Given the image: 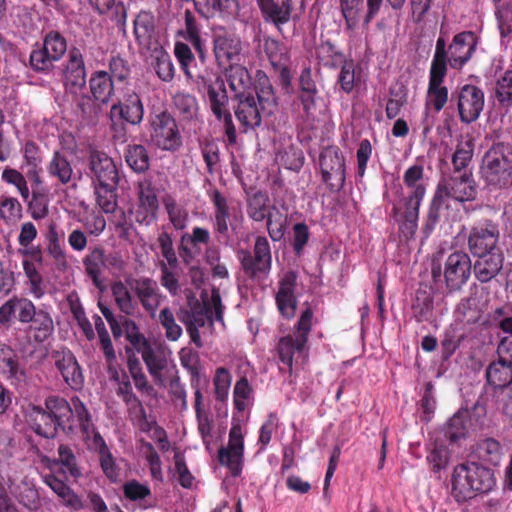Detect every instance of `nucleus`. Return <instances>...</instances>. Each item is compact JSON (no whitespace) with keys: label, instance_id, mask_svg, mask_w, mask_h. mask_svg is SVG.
Returning a JSON list of instances; mask_svg holds the SVG:
<instances>
[{"label":"nucleus","instance_id":"nucleus-35","mask_svg":"<svg viewBox=\"0 0 512 512\" xmlns=\"http://www.w3.org/2000/svg\"><path fill=\"white\" fill-rule=\"evenodd\" d=\"M156 29L155 16L150 10H140L133 21V34L140 46L148 47Z\"/></svg>","mask_w":512,"mask_h":512},{"label":"nucleus","instance_id":"nucleus-59","mask_svg":"<svg viewBox=\"0 0 512 512\" xmlns=\"http://www.w3.org/2000/svg\"><path fill=\"white\" fill-rule=\"evenodd\" d=\"M470 426V412L467 409L458 411L450 418V441L464 438Z\"/></svg>","mask_w":512,"mask_h":512},{"label":"nucleus","instance_id":"nucleus-58","mask_svg":"<svg viewBox=\"0 0 512 512\" xmlns=\"http://www.w3.org/2000/svg\"><path fill=\"white\" fill-rule=\"evenodd\" d=\"M19 372L16 354L9 346L0 345V374L8 378H17Z\"/></svg>","mask_w":512,"mask_h":512},{"label":"nucleus","instance_id":"nucleus-19","mask_svg":"<svg viewBox=\"0 0 512 512\" xmlns=\"http://www.w3.org/2000/svg\"><path fill=\"white\" fill-rule=\"evenodd\" d=\"M247 215L255 222L266 220V228L273 241H279L284 236L282 224L273 227V214L269 210V197L265 193L258 191L248 198Z\"/></svg>","mask_w":512,"mask_h":512},{"label":"nucleus","instance_id":"nucleus-36","mask_svg":"<svg viewBox=\"0 0 512 512\" xmlns=\"http://www.w3.org/2000/svg\"><path fill=\"white\" fill-rule=\"evenodd\" d=\"M46 170L49 177L61 185H67L75 179L71 162L59 151L53 153Z\"/></svg>","mask_w":512,"mask_h":512},{"label":"nucleus","instance_id":"nucleus-38","mask_svg":"<svg viewBox=\"0 0 512 512\" xmlns=\"http://www.w3.org/2000/svg\"><path fill=\"white\" fill-rule=\"evenodd\" d=\"M471 273V261L466 253L450 254V288L458 289L468 280Z\"/></svg>","mask_w":512,"mask_h":512},{"label":"nucleus","instance_id":"nucleus-49","mask_svg":"<svg viewBox=\"0 0 512 512\" xmlns=\"http://www.w3.org/2000/svg\"><path fill=\"white\" fill-rule=\"evenodd\" d=\"M339 8L345 20L346 29L355 30L363 12L364 0H339Z\"/></svg>","mask_w":512,"mask_h":512},{"label":"nucleus","instance_id":"nucleus-25","mask_svg":"<svg viewBox=\"0 0 512 512\" xmlns=\"http://www.w3.org/2000/svg\"><path fill=\"white\" fill-rule=\"evenodd\" d=\"M211 241L208 229L193 227L191 233H184L180 238L178 247L179 255L185 265L191 264L196 256L201 253L202 246H207Z\"/></svg>","mask_w":512,"mask_h":512},{"label":"nucleus","instance_id":"nucleus-44","mask_svg":"<svg viewBox=\"0 0 512 512\" xmlns=\"http://www.w3.org/2000/svg\"><path fill=\"white\" fill-rule=\"evenodd\" d=\"M72 431L78 427L82 433L89 435L93 430L91 414L78 396L71 398Z\"/></svg>","mask_w":512,"mask_h":512},{"label":"nucleus","instance_id":"nucleus-62","mask_svg":"<svg viewBox=\"0 0 512 512\" xmlns=\"http://www.w3.org/2000/svg\"><path fill=\"white\" fill-rule=\"evenodd\" d=\"M122 491L124 498L131 502L145 501L147 497L151 496V489L147 484L140 483L139 481L132 479L126 481L122 485Z\"/></svg>","mask_w":512,"mask_h":512},{"label":"nucleus","instance_id":"nucleus-56","mask_svg":"<svg viewBox=\"0 0 512 512\" xmlns=\"http://www.w3.org/2000/svg\"><path fill=\"white\" fill-rule=\"evenodd\" d=\"M103 104L90 94H82L77 100V108L84 120L94 122L101 114Z\"/></svg>","mask_w":512,"mask_h":512},{"label":"nucleus","instance_id":"nucleus-60","mask_svg":"<svg viewBox=\"0 0 512 512\" xmlns=\"http://www.w3.org/2000/svg\"><path fill=\"white\" fill-rule=\"evenodd\" d=\"M179 359L182 367L191 375V382H199L200 358L198 352L184 347L179 351Z\"/></svg>","mask_w":512,"mask_h":512},{"label":"nucleus","instance_id":"nucleus-7","mask_svg":"<svg viewBox=\"0 0 512 512\" xmlns=\"http://www.w3.org/2000/svg\"><path fill=\"white\" fill-rule=\"evenodd\" d=\"M208 196L214 209L211 216L214 236L218 242L227 244L230 239L229 229L237 234L244 222V215L241 208L230 206L228 199L218 189L209 191Z\"/></svg>","mask_w":512,"mask_h":512},{"label":"nucleus","instance_id":"nucleus-6","mask_svg":"<svg viewBox=\"0 0 512 512\" xmlns=\"http://www.w3.org/2000/svg\"><path fill=\"white\" fill-rule=\"evenodd\" d=\"M444 22L441 25V36L436 42L435 53L429 72V84L427 89L426 105L432 106L436 112H440L448 100V89L443 86L447 74L448 52L444 38Z\"/></svg>","mask_w":512,"mask_h":512},{"label":"nucleus","instance_id":"nucleus-41","mask_svg":"<svg viewBox=\"0 0 512 512\" xmlns=\"http://www.w3.org/2000/svg\"><path fill=\"white\" fill-rule=\"evenodd\" d=\"M119 183L94 185L93 191L97 206L106 214L114 213L117 209V187Z\"/></svg>","mask_w":512,"mask_h":512},{"label":"nucleus","instance_id":"nucleus-51","mask_svg":"<svg viewBox=\"0 0 512 512\" xmlns=\"http://www.w3.org/2000/svg\"><path fill=\"white\" fill-rule=\"evenodd\" d=\"M263 51L272 67L289 63V53L284 44L271 37H264Z\"/></svg>","mask_w":512,"mask_h":512},{"label":"nucleus","instance_id":"nucleus-4","mask_svg":"<svg viewBox=\"0 0 512 512\" xmlns=\"http://www.w3.org/2000/svg\"><path fill=\"white\" fill-rule=\"evenodd\" d=\"M300 314L292 332L279 338L276 352L279 360L288 367L292 373L293 362L298 358H307L309 352L308 339L313 324V310L308 302Z\"/></svg>","mask_w":512,"mask_h":512},{"label":"nucleus","instance_id":"nucleus-1","mask_svg":"<svg viewBox=\"0 0 512 512\" xmlns=\"http://www.w3.org/2000/svg\"><path fill=\"white\" fill-rule=\"evenodd\" d=\"M13 319L26 328L27 338L30 342L43 343L54 331V323L50 313L43 307L37 308L27 298L12 297L0 307V324L10 327Z\"/></svg>","mask_w":512,"mask_h":512},{"label":"nucleus","instance_id":"nucleus-54","mask_svg":"<svg viewBox=\"0 0 512 512\" xmlns=\"http://www.w3.org/2000/svg\"><path fill=\"white\" fill-rule=\"evenodd\" d=\"M163 203L173 227L176 230H183L187 226L188 212L178 205L172 196L165 197Z\"/></svg>","mask_w":512,"mask_h":512},{"label":"nucleus","instance_id":"nucleus-27","mask_svg":"<svg viewBox=\"0 0 512 512\" xmlns=\"http://www.w3.org/2000/svg\"><path fill=\"white\" fill-rule=\"evenodd\" d=\"M499 232L495 225L475 227L468 238V243L474 255L479 256L495 252Z\"/></svg>","mask_w":512,"mask_h":512},{"label":"nucleus","instance_id":"nucleus-29","mask_svg":"<svg viewBox=\"0 0 512 512\" xmlns=\"http://www.w3.org/2000/svg\"><path fill=\"white\" fill-rule=\"evenodd\" d=\"M204 86L207 90V100L211 112L217 120H222V117L230 113L227 109L229 97L224 80L221 77H216L214 80L206 81Z\"/></svg>","mask_w":512,"mask_h":512},{"label":"nucleus","instance_id":"nucleus-48","mask_svg":"<svg viewBox=\"0 0 512 512\" xmlns=\"http://www.w3.org/2000/svg\"><path fill=\"white\" fill-rule=\"evenodd\" d=\"M173 104L181 120L191 121L196 118L199 107L195 96L178 92L173 96Z\"/></svg>","mask_w":512,"mask_h":512},{"label":"nucleus","instance_id":"nucleus-3","mask_svg":"<svg viewBox=\"0 0 512 512\" xmlns=\"http://www.w3.org/2000/svg\"><path fill=\"white\" fill-rule=\"evenodd\" d=\"M31 417L32 429L44 438H54L59 430L72 432L70 403L63 397H47L44 407H33Z\"/></svg>","mask_w":512,"mask_h":512},{"label":"nucleus","instance_id":"nucleus-17","mask_svg":"<svg viewBox=\"0 0 512 512\" xmlns=\"http://www.w3.org/2000/svg\"><path fill=\"white\" fill-rule=\"evenodd\" d=\"M244 437L239 424H233L229 431L227 447H220L218 450V461L226 466L231 474L239 476L243 468Z\"/></svg>","mask_w":512,"mask_h":512},{"label":"nucleus","instance_id":"nucleus-61","mask_svg":"<svg viewBox=\"0 0 512 512\" xmlns=\"http://www.w3.org/2000/svg\"><path fill=\"white\" fill-rule=\"evenodd\" d=\"M24 274L27 277L30 284V293L37 299L41 298L44 295V290L42 287L43 278L38 271L35 263L28 259H24L22 262Z\"/></svg>","mask_w":512,"mask_h":512},{"label":"nucleus","instance_id":"nucleus-5","mask_svg":"<svg viewBox=\"0 0 512 512\" xmlns=\"http://www.w3.org/2000/svg\"><path fill=\"white\" fill-rule=\"evenodd\" d=\"M451 482L452 493L457 501L471 499L476 493H487L495 484L493 472L476 463L456 466Z\"/></svg>","mask_w":512,"mask_h":512},{"label":"nucleus","instance_id":"nucleus-9","mask_svg":"<svg viewBox=\"0 0 512 512\" xmlns=\"http://www.w3.org/2000/svg\"><path fill=\"white\" fill-rule=\"evenodd\" d=\"M148 132L151 145L161 151L176 152L183 145L178 122L167 110L150 115Z\"/></svg>","mask_w":512,"mask_h":512},{"label":"nucleus","instance_id":"nucleus-16","mask_svg":"<svg viewBox=\"0 0 512 512\" xmlns=\"http://www.w3.org/2000/svg\"><path fill=\"white\" fill-rule=\"evenodd\" d=\"M298 286V273L288 270L279 275L275 304L280 315L287 320L295 317L298 307L296 290Z\"/></svg>","mask_w":512,"mask_h":512},{"label":"nucleus","instance_id":"nucleus-14","mask_svg":"<svg viewBox=\"0 0 512 512\" xmlns=\"http://www.w3.org/2000/svg\"><path fill=\"white\" fill-rule=\"evenodd\" d=\"M86 175L91 186L119 183V171L114 160L105 152L91 149L87 157Z\"/></svg>","mask_w":512,"mask_h":512},{"label":"nucleus","instance_id":"nucleus-21","mask_svg":"<svg viewBox=\"0 0 512 512\" xmlns=\"http://www.w3.org/2000/svg\"><path fill=\"white\" fill-rule=\"evenodd\" d=\"M144 106L138 93L127 90L122 98L118 99L110 108V118L120 120L136 126L143 121Z\"/></svg>","mask_w":512,"mask_h":512},{"label":"nucleus","instance_id":"nucleus-23","mask_svg":"<svg viewBox=\"0 0 512 512\" xmlns=\"http://www.w3.org/2000/svg\"><path fill=\"white\" fill-rule=\"evenodd\" d=\"M214 55L220 66L235 65L241 59L242 42L240 38L228 32L214 36Z\"/></svg>","mask_w":512,"mask_h":512},{"label":"nucleus","instance_id":"nucleus-47","mask_svg":"<svg viewBox=\"0 0 512 512\" xmlns=\"http://www.w3.org/2000/svg\"><path fill=\"white\" fill-rule=\"evenodd\" d=\"M45 483L64 501L67 506L79 509L82 506L80 498L73 490L55 475H47Z\"/></svg>","mask_w":512,"mask_h":512},{"label":"nucleus","instance_id":"nucleus-52","mask_svg":"<svg viewBox=\"0 0 512 512\" xmlns=\"http://www.w3.org/2000/svg\"><path fill=\"white\" fill-rule=\"evenodd\" d=\"M427 460L431 465V470L437 479H443L446 485L447 474L446 468L448 465V448L444 445H435L434 449L427 456Z\"/></svg>","mask_w":512,"mask_h":512},{"label":"nucleus","instance_id":"nucleus-63","mask_svg":"<svg viewBox=\"0 0 512 512\" xmlns=\"http://www.w3.org/2000/svg\"><path fill=\"white\" fill-rule=\"evenodd\" d=\"M253 390L246 377H241L234 386L233 404L237 411L243 412L248 406Z\"/></svg>","mask_w":512,"mask_h":512},{"label":"nucleus","instance_id":"nucleus-42","mask_svg":"<svg viewBox=\"0 0 512 512\" xmlns=\"http://www.w3.org/2000/svg\"><path fill=\"white\" fill-rule=\"evenodd\" d=\"M124 158L127 165L136 173H144L149 169L150 157L144 145H127L124 151Z\"/></svg>","mask_w":512,"mask_h":512},{"label":"nucleus","instance_id":"nucleus-20","mask_svg":"<svg viewBox=\"0 0 512 512\" xmlns=\"http://www.w3.org/2000/svg\"><path fill=\"white\" fill-rule=\"evenodd\" d=\"M51 358L64 382L72 390H81L84 385V375L74 354L68 349L55 350Z\"/></svg>","mask_w":512,"mask_h":512},{"label":"nucleus","instance_id":"nucleus-15","mask_svg":"<svg viewBox=\"0 0 512 512\" xmlns=\"http://www.w3.org/2000/svg\"><path fill=\"white\" fill-rule=\"evenodd\" d=\"M318 58L326 67L335 68L338 62H342L337 82L343 92L349 94L354 89L355 83V65L352 59H344V55L336 50L334 44L330 41L323 43L319 48Z\"/></svg>","mask_w":512,"mask_h":512},{"label":"nucleus","instance_id":"nucleus-33","mask_svg":"<svg viewBox=\"0 0 512 512\" xmlns=\"http://www.w3.org/2000/svg\"><path fill=\"white\" fill-rule=\"evenodd\" d=\"M90 95L103 105L108 104L114 96V81L107 71L93 72L88 81Z\"/></svg>","mask_w":512,"mask_h":512},{"label":"nucleus","instance_id":"nucleus-46","mask_svg":"<svg viewBox=\"0 0 512 512\" xmlns=\"http://www.w3.org/2000/svg\"><path fill=\"white\" fill-rule=\"evenodd\" d=\"M127 368L133 379L136 389L148 396L155 394L153 385L148 382L147 376L143 372V368L139 359L135 355H129L127 359Z\"/></svg>","mask_w":512,"mask_h":512},{"label":"nucleus","instance_id":"nucleus-24","mask_svg":"<svg viewBox=\"0 0 512 512\" xmlns=\"http://www.w3.org/2000/svg\"><path fill=\"white\" fill-rule=\"evenodd\" d=\"M484 107L483 92L473 85H464L458 95V111L463 122L475 121Z\"/></svg>","mask_w":512,"mask_h":512},{"label":"nucleus","instance_id":"nucleus-26","mask_svg":"<svg viewBox=\"0 0 512 512\" xmlns=\"http://www.w3.org/2000/svg\"><path fill=\"white\" fill-rule=\"evenodd\" d=\"M65 70V86L70 93H76L86 84V69L81 51L73 47L69 51Z\"/></svg>","mask_w":512,"mask_h":512},{"label":"nucleus","instance_id":"nucleus-18","mask_svg":"<svg viewBox=\"0 0 512 512\" xmlns=\"http://www.w3.org/2000/svg\"><path fill=\"white\" fill-rule=\"evenodd\" d=\"M126 283L143 309L154 317L160 305L161 294L157 282L150 277H128Z\"/></svg>","mask_w":512,"mask_h":512},{"label":"nucleus","instance_id":"nucleus-31","mask_svg":"<svg viewBox=\"0 0 512 512\" xmlns=\"http://www.w3.org/2000/svg\"><path fill=\"white\" fill-rule=\"evenodd\" d=\"M184 40L189 42L202 63L206 60V44L201 36V25L190 10L184 12V29L178 32Z\"/></svg>","mask_w":512,"mask_h":512},{"label":"nucleus","instance_id":"nucleus-64","mask_svg":"<svg viewBox=\"0 0 512 512\" xmlns=\"http://www.w3.org/2000/svg\"><path fill=\"white\" fill-rule=\"evenodd\" d=\"M231 374L225 367H219L215 371L213 378L215 398L217 401H225L228 397L229 388L231 385Z\"/></svg>","mask_w":512,"mask_h":512},{"label":"nucleus","instance_id":"nucleus-50","mask_svg":"<svg viewBox=\"0 0 512 512\" xmlns=\"http://www.w3.org/2000/svg\"><path fill=\"white\" fill-rule=\"evenodd\" d=\"M95 441L96 443H98V441L100 442L97 451L100 467L104 475L112 482L117 481L120 475V469L116 465L112 453L102 437H99V439L96 438Z\"/></svg>","mask_w":512,"mask_h":512},{"label":"nucleus","instance_id":"nucleus-55","mask_svg":"<svg viewBox=\"0 0 512 512\" xmlns=\"http://www.w3.org/2000/svg\"><path fill=\"white\" fill-rule=\"evenodd\" d=\"M158 321L165 330V337L172 342L179 340L182 336V328L176 323L175 316L169 307L160 310Z\"/></svg>","mask_w":512,"mask_h":512},{"label":"nucleus","instance_id":"nucleus-12","mask_svg":"<svg viewBox=\"0 0 512 512\" xmlns=\"http://www.w3.org/2000/svg\"><path fill=\"white\" fill-rule=\"evenodd\" d=\"M321 180L331 193L340 192L346 182V159L338 146L322 149L319 155Z\"/></svg>","mask_w":512,"mask_h":512},{"label":"nucleus","instance_id":"nucleus-28","mask_svg":"<svg viewBox=\"0 0 512 512\" xmlns=\"http://www.w3.org/2000/svg\"><path fill=\"white\" fill-rule=\"evenodd\" d=\"M476 47L473 32L457 34L450 43V67L461 68L472 56Z\"/></svg>","mask_w":512,"mask_h":512},{"label":"nucleus","instance_id":"nucleus-2","mask_svg":"<svg viewBox=\"0 0 512 512\" xmlns=\"http://www.w3.org/2000/svg\"><path fill=\"white\" fill-rule=\"evenodd\" d=\"M236 119L244 132L259 127L262 117L270 116L277 107V98L265 74H259L255 83V94L232 98Z\"/></svg>","mask_w":512,"mask_h":512},{"label":"nucleus","instance_id":"nucleus-40","mask_svg":"<svg viewBox=\"0 0 512 512\" xmlns=\"http://www.w3.org/2000/svg\"><path fill=\"white\" fill-rule=\"evenodd\" d=\"M475 264V275L481 282H488L494 278L502 268L503 258L498 252L478 256Z\"/></svg>","mask_w":512,"mask_h":512},{"label":"nucleus","instance_id":"nucleus-32","mask_svg":"<svg viewBox=\"0 0 512 512\" xmlns=\"http://www.w3.org/2000/svg\"><path fill=\"white\" fill-rule=\"evenodd\" d=\"M257 4L264 20L273 23L279 31L281 25L289 22L292 10L289 0L280 3L275 0H257Z\"/></svg>","mask_w":512,"mask_h":512},{"label":"nucleus","instance_id":"nucleus-39","mask_svg":"<svg viewBox=\"0 0 512 512\" xmlns=\"http://www.w3.org/2000/svg\"><path fill=\"white\" fill-rule=\"evenodd\" d=\"M448 199V185L445 180H442L433 196L430 204L426 224L424 227V234L428 237L434 230L436 224L440 219V210L442 207L448 208L446 203Z\"/></svg>","mask_w":512,"mask_h":512},{"label":"nucleus","instance_id":"nucleus-53","mask_svg":"<svg viewBox=\"0 0 512 512\" xmlns=\"http://www.w3.org/2000/svg\"><path fill=\"white\" fill-rule=\"evenodd\" d=\"M142 359L154 382L156 384L162 383V371L167 367L166 358L163 355L156 353L152 347L149 351L144 352Z\"/></svg>","mask_w":512,"mask_h":512},{"label":"nucleus","instance_id":"nucleus-8","mask_svg":"<svg viewBox=\"0 0 512 512\" xmlns=\"http://www.w3.org/2000/svg\"><path fill=\"white\" fill-rule=\"evenodd\" d=\"M472 153L471 138L466 136L458 145L452 158L455 175L450 179L452 181L450 183V197L458 202L471 201L476 195L471 173L467 169Z\"/></svg>","mask_w":512,"mask_h":512},{"label":"nucleus","instance_id":"nucleus-22","mask_svg":"<svg viewBox=\"0 0 512 512\" xmlns=\"http://www.w3.org/2000/svg\"><path fill=\"white\" fill-rule=\"evenodd\" d=\"M425 189L417 186L405 200V211L399 220V233L406 241L414 238L418 227L419 207Z\"/></svg>","mask_w":512,"mask_h":512},{"label":"nucleus","instance_id":"nucleus-13","mask_svg":"<svg viewBox=\"0 0 512 512\" xmlns=\"http://www.w3.org/2000/svg\"><path fill=\"white\" fill-rule=\"evenodd\" d=\"M482 173L494 186L505 187L512 183V150L497 146L489 150L483 159Z\"/></svg>","mask_w":512,"mask_h":512},{"label":"nucleus","instance_id":"nucleus-43","mask_svg":"<svg viewBox=\"0 0 512 512\" xmlns=\"http://www.w3.org/2000/svg\"><path fill=\"white\" fill-rule=\"evenodd\" d=\"M487 380L491 385L504 387L512 382V362L500 358L493 362L487 369Z\"/></svg>","mask_w":512,"mask_h":512},{"label":"nucleus","instance_id":"nucleus-11","mask_svg":"<svg viewBox=\"0 0 512 512\" xmlns=\"http://www.w3.org/2000/svg\"><path fill=\"white\" fill-rule=\"evenodd\" d=\"M244 275L252 280L265 279L272 269V252L265 236H256L253 249L241 248L237 251Z\"/></svg>","mask_w":512,"mask_h":512},{"label":"nucleus","instance_id":"nucleus-45","mask_svg":"<svg viewBox=\"0 0 512 512\" xmlns=\"http://www.w3.org/2000/svg\"><path fill=\"white\" fill-rule=\"evenodd\" d=\"M111 293L119 310L127 316L135 313L136 303L132 297V291L127 283L115 281L111 285Z\"/></svg>","mask_w":512,"mask_h":512},{"label":"nucleus","instance_id":"nucleus-10","mask_svg":"<svg viewBox=\"0 0 512 512\" xmlns=\"http://www.w3.org/2000/svg\"><path fill=\"white\" fill-rule=\"evenodd\" d=\"M67 51V40L58 31H49L43 37L42 43H35L29 56V66L37 73L48 74L54 69Z\"/></svg>","mask_w":512,"mask_h":512},{"label":"nucleus","instance_id":"nucleus-37","mask_svg":"<svg viewBox=\"0 0 512 512\" xmlns=\"http://www.w3.org/2000/svg\"><path fill=\"white\" fill-rule=\"evenodd\" d=\"M57 454L55 464L59 466L60 471L67 478L79 479L82 476V471L75 453V447L62 443L58 446Z\"/></svg>","mask_w":512,"mask_h":512},{"label":"nucleus","instance_id":"nucleus-57","mask_svg":"<svg viewBox=\"0 0 512 512\" xmlns=\"http://www.w3.org/2000/svg\"><path fill=\"white\" fill-rule=\"evenodd\" d=\"M0 217L8 225H13L22 217V205L13 197H2L0 200Z\"/></svg>","mask_w":512,"mask_h":512},{"label":"nucleus","instance_id":"nucleus-34","mask_svg":"<svg viewBox=\"0 0 512 512\" xmlns=\"http://www.w3.org/2000/svg\"><path fill=\"white\" fill-rule=\"evenodd\" d=\"M105 260V250L101 246L93 247L83 258V266L86 275L91 279L93 285L100 290L104 288L101 274L105 268Z\"/></svg>","mask_w":512,"mask_h":512},{"label":"nucleus","instance_id":"nucleus-30","mask_svg":"<svg viewBox=\"0 0 512 512\" xmlns=\"http://www.w3.org/2000/svg\"><path fill=\"white\" fill-rule=\"evenodd\" d=\"M226 78L229 88L233 92L232 98L255 94V84L244 66L239 64L230 65L226 69Z\"/></svg>","mask_w":512,"mask_h":512}]
</instances>
